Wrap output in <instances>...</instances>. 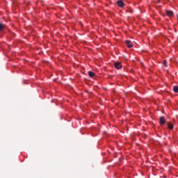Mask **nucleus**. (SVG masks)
Masks as SVG:
<instances>
[{
	"label": "nucleus",
	"mask_w": 178,
	"mask_h": 178,
	"mask_svg": "<svg viewBox=\"0 0 178 178\" xmlns=\"http://www.w3.org/2000/svg\"><path fill=\"white\" fill-rule=\"evenodd\" d=\"M125 44H127V45H134V44H136V43H134V42H131L130 40H126Z\"/></svg>",
	"instance_id": "423d86ee"
},
{
	"label": "nucleus",
	"mask_w": 178,
	"mask_h": 178,
	"mask_svg": "<svg viewBox=\"0 0 178 178\" xmlns=\"http://www.w3.org/2000/svg\"><path fill=\"white\" fill-rule=\"evenodd\" d=\"M167 125H168V129H170V130H172V129H173V124H170V122H168Z\"/></svg>",
	"instance_id": "6e6552de"
},
{
	"label": "nucleus",
	"mask_w": 178,
	"mask_h": 178,
	"mask_svg": "<svg viewBox=\"0 0 178 178\" xmlns=\"http://www.w3.org/2000/svg\"><path fill=\"white\" fill-rule=\"evenodd\" d=\"M173 91L174 92H178V86H173Z\"/></svg>",
	"instance_id": "1a4fd4ad"
},
{
	"label": "nucleus",
	"mask_w": 178,
	"mask_h": 178,
	"mask_svg": "<svg viewBox=\"0 0 178 178\" xmlns=\"http://www.w3.org/2000/svg\"><path fill=\"white\" fill-rule=\"evenodd\" d=\"M165 13L169 17H172V16H173V11L172 10H165Z\"/></svg>",
	"instance_id": "20e7f679"
},
{
	"label": "nucleus",
	"mask_w": 178,
	"mask_h": 178,
	"mask_svg": "<svg viewBox=\"0 0 178 178\" xmlns=\"http://www.w3.org/2000/svg\"><path fill=\"white\" fill-rule=\"evenodd\" d=\"M117 5H118V6H119L120 8H123V6H124V3H123V2L122 1V0H118V1H117Z\"/></svg>",
	"instance_id": "7ed1b4c3"
},
{
	"label": "nucleus",
	"mask_w": 178,
	"mask_h": 178,
	"mask_svg": "<svg viewBox=\"0 0 178 178\" xmlns=\"http://www.w3.org/2000/svg\"><path fill=\"white\" fill-rule=\"evenodd\" d=\"M88 74L90 77H94V76H95V74L91 71H89Z\"/></svg>",
	"instance_id": "0eeeda50"
},
{
	"label": "nucleus",
	"mask_w": 178,
	"mask_h": 178,
	"mask_svg": "<svg viewBox=\"0 0 178 178\" xmlns=\"http://www.w3.org/2000/svg\"><path fill=\"white\" fill-rule=\"evenodd\" d=\"M127 48L130 49V48H133V45H127Z\"/></svg>",
	"instance_id": "9b49d317"
},
{
	"label": "nucleus",
	"mask_w": 178,
	"mask_h": 178,
	"mask_svg": "<svg viewBox=\"0 0 178 178\" xmlns=\"http://www.w3.org/2000/svg\"><path fill=\"white\" fill-rule=\"evenodd\" d=\"M159 123L160 124H165L166 123V120L165 119V118L160 117Z\"/></svg>",
	"instance_id": "f03ea898"
},
{
	"label": "nucleus",
	"mask_w": 178,
	"mask_h": 178,
	"mask_svg": "<svg viewBox=\"0 0 178 178\" xmlns=\"http://www.w3.org/2000/svg\"><path fill=\"white\" fill-rule=\"evenodd\" d=\"M163 65H164V66H165V67H166V66H168V65H166V60H163Z\"/></svg>",
	"instance_id": "9d476101"
},
{
	"label": "nucleus",
	"mask_w": 178,
	"mask_h": 178,
	"mask_svg": "<svg viewBox=\"0 0 178 178\" xmlns=\"http://www.w3.org/2000/svg\"><path fill=\"white\" fill-rule=\"evenodd\" d=\"M5 27H6V26L0 22V31H3Z\"/></svg>",
	"instance_id": "39448f33"
},
{
	"label": "nucleus",
	"mask_w": 178,
	"mask_h": 178,
	"mask_svg": "<svg viewBox=\"0 0 178 178\" xmlns=\"http://www.w3.org/2000/svg\"><path fill=\"white\" fill-rule=\"evenodd\" d=\"M114 66H115V69H118V70L122 69V64L119 62H115L114 63Z\"/></svg>",
	"instance_id": "f257e3e1"
},
{
	"label": "nucleus",
	"mask_w": 178,
	"mask_h": 178,
	"mask_svg": "<svg viewBox=\"0 0 178 178\" xmlns=\"http://www.w3.org/2000/svg\"><path fill=\"white\" fill-rule=\"evenodd\" d=\"M131 13L133 12L132 10L129 11Z\"/></svg>",
	"instance_id": "f8f14e48"
}]
</instances>
